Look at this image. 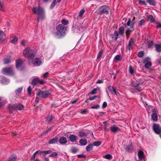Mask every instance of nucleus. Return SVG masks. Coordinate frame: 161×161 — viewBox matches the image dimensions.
I'll return each instance as SVG.
<instances>
[{
    "mask_svg": "<svg viewBox=\"0 0 161 161\" xmlns=\"http://www.w3.org/2000/svg\"><path fill=\"white\" fill-rule=\"evenodd\" d=\"M67 29L66 26L62 24L58 25L56 28L57 31L54 33V36L57 38H60L64 36Z\"/></svg>",
    "mask_w": 161,
    "mask_h": 161,
    "instance_id": "f257e3e1",
    "label": "nucleus"
},
{
    "mask_svg": "<svg viewBox=\"0 0 161 161\" xmlns=\"http://www.w3.org/2000/svg\"><path fill=\"white\" fill-rule=\"evenodd\" d=\"M33 13L37 14V20L39 22L40 20H43L45 18L44 12L43 9L39 5L38 7H33Z\"/></svg>",
    "mask_w": 161,
    "mask_h": 161,
    "instance_id": "f03ea898",
    "label": "nucleus"
},
{
    "mask_svg": "<svg viewBox=\"0 0 161 161\" xmlns=\"http://www.w3.org/2000/svg\"><path fill=\"white\" fill-rule=\"evenodd\" d=\"M36 54V52L35 51L31 49L29 47L27 48L23 51L24 56L29 58H33Z\"/></svg>",
    "mask_w": 161,
    "mask_h": 161,
    "instance_id": "7ed1b4c3",
    "label": "nucleus"
},
{
    "mask_svg": "<svg viewBox=\"0 0 161 161\" xmlns=\"http://www.w3.org/2000/svg\"><path fill=\"white\" fill-rule=\"evenodd\" d=\"M8 107L10 110H21L24 109V107L22 104L20 103L15 104L8 105Z\"/></svg>",
    "mask_w": 161,
    "mask_h": 161,
    "instance_id": "20e7f679",
    "label": "nucleus"
},
{
    "mask_svg": "<svg viewBox=\"0 0 161 161\" xmlns=\"http://www.w3.org/2000/svg\"><path fill=\"white\" fill-rule=\"evenodd\" d=\"M3 74L9 75H14V73L11 67H6L4 68L2 70Z\"/></svg>",
    "mask_w": 161,
    "mask_h": 161,
    "instance_id": "39448f33",
    "label": "nucleus"
},
{
    "mask_svg": "<svg viewBox=\"0 0 161 161\" xmlns=\"http://www.w3.org/2000/svg\"><path fill=\"white\" fill-rule=\"evenodd\" d=\"M50 94V93L47 90L45 91L40 90L38 92L37 94V95L40 96L42 98H45L47 97Z\"/></svg>",
    "mask_w": 161,
    "mask_h": 161,
    "instance_id": "423d86ee",
    "label": "nucleus"
},
{
    "mask_svg": "<svg viewBox=\"0 0 161 161\" xmlns=\"http://www.w3.org/2000/svg\"><path fill=\"white\" fill-rule=\"evenodd\" d=\"M109 8L108 7L106 6H101L99 8L98 13L100 15L103 14H107L109 13Z\"/></svg>",
    "mask_w": 161,
    "mask_h": 161,
    "instance_id": "0eeeda50",
    "label": "nucleus"
},
{
    "mask_svg": "<svg viewBox=\"0 0 161 161\" xmlns=\"http://www.w3.org/2000/svg\"><path fill=\"white\" fill-rule=\"evenodd\" d=\"M153 129L154 132L157 134H159L161 133V128L158 124L153 125Z\"/></svg>",
    "mask_w": 161,
    "mask_h": 161,
    "instance_id": "6e6552de",
    "label": "nucleus"
},
{
    "mask_svg": "<svg viewBox=\"0 0 161 161\" xmlns=\"http://www.w3.org/2000/svg\"><path fill=\"white\" fill-rule=\"evenodd\" d=\"M135 18L134 17L132 20H131L130 19H129L128 21L127 22L126 24L125 25V26L127 27L128 26H130V28L131 29H133V28L134 23L133 21L135 20Z\"/></svg>",
    "mask_w": 161,
    "mask_h": 161,
    "instance_id": "1a4fd4ad",
    "label": "nucleus"
},
{
    "mask_svg": "<svg viewBox=\"0 0 161 161\" xmlns=\"http://www.w3.org/2000/svg\"><path fill=\"white\" fill-rule=\"evenodd\" d=\"M33 64L36 66H39L42 63L41 60L39 58H36L32 60Z\"/></svg>",
    "mask_w": 161,
    "mask_h": 161,
    "instance_id": "9d476101",
    "label": "nucleus"
},
{
    "mask_svg": "<svg viewBox=\"0 0 161 161\" xmlns=\"http://www.w3.org/2000/svg\"><path fill=\"white\" fill-rule=\"evenodd\" d=\"M9 82V80L3 76H0V83L3 84H7Z\"/></svg>",
    "mask_w": 161,
    "mask_h": 161,
    "instance_id": "9b49d317",
    "label": "nucleus"
},
{
    "mask_svg": "<svg viewBox=\"0 0 161 161\" xmlns=\"http://www.w3.org/2000/svg\"><path fill=\"white\" fill-rule=\"evenodd\" d=\"M134 44V42L133 38H131L127 46V48L129 50L132 49Z\"/></svg>",
    "mask_w": 161,
    "mask_h": 161,
    "instance_id": "f8f14e48",
    "label": "nucleus"
},
{
    "mask_svg": "<svg viewBox=\"0 0 161 161\" xmlns=\"http://www.w3.org/2000/svg\"><path fill=\"white\" fill-rule=\"evenodd\" d=\"M108 90L112 94H114L116 96L117 95L116 90L114 87L112 86H108Z\"/></svg>",
    "mask_w": 161,
    "mask_h": 161,
    "instance_id": "ddd939ff",
    "label": "nucleus"
},
{
    "mask_svg": "<svg viewBox=\"0 0 161 161\" xmlns=\"http://www.w3.org/2000/svg\"><path fill=\"white\" fill-rule=\"evenodd\" d=\"M138 155L139 158L140 160L142 159L145 157V156L144 155L143 152L141 150H139L138 151Z\"/></svg>",
    "mask_w": 161,
    "mask_h": 161,
    "instance_id": "4468645a",
    "label": "nucleus"
},
{
    "mask_svg": "<svg viewBox=\"0 0 161 161\" xmlns=\"http://www.w3.org/2000/svg\"><path fill=\"white\" fill-rule=\"evenodd\" d=\"M59 142L60 144L63 145L66 143L67 142V141L66 137H62L60 138L59 140Z\"/></svg>",
    "mask_w": 161,
    "mask_h": 161,
    "instance_id": "2eb2a0df",
    "label": "nucleus"
},
{
    "mask_svg": "<svg viewBox=\"0 0 161 161\" xmlns=\"http://www.w3.org/2000/svg\"><path fill=\"white\" fill-rule=\"evenodd\" d=\"M154 47L157 52L160 53L161 52V44H155Z\"/></svg>",
    "mask_w": 161,
    "mask_h": 161,
    "instance_id": "dca6fc26",
    "label": "nucleus"
},
{
    "mask_svg": "<svg viewBox=\"0 0 161 161\" xmlns=\"http://www.w3.org/2000/svg\"><path fill=\"white\" fill-rule=\"evenodd\" d=\"M77 137L74 135H71L69 136V141L72 142H74L77 139Z\"/></svg>",
    "mask_w": 161,
    "mask_h": 161,
    "instance_id": "f3484780",
    "label": "nucleus"
},
{
    "mask_svg": "<svg viewBox=\"0 0 161 161\" xmlns=\"http://www.w3.org/2000/svg\"><path fill=\"white\" fill-rule=\"evenodd\" d=\"M22 64V61L19 59L16 61V66L17 68H19L21 67Z\"/></svg>",
    "mask_w": 161,
    "mask_h": 161,
    "instance_id": "a211bd4d",
    "label": "nucleus"
},
{
    "mask_svg": "<svg viewBox=\"0 0 161 161\" xmlns=\"http://www.w3.org/2000/svg\"><path fill=\"white\" fill-rule=\"evenodd\" d=\"M39 78L35 77L32 80L31 83L33 85H35L36 83H38Z\"/></svg>",
    "mask_w": 161,
    "mask_h": 161,
    "instance_id": "6ab92c4d",
    "label": "nucleus"
},
{
    "mask_svg": "<svg viewBox=\"0 0 161 161\" xmlns=\"http://www.w3.org/2000/svg\"><path fill=\"white\" fill-rule=\"evenodd\" d=\"M111 130L112 132H116L119 130V129L118 127L115 126H111L110 127Z\"/></svg>",
    "mask_w": 161,
    "mask_h": 161,
    "instance_id": "aec40b11",
    "label": "nucleus"
},
{
    "mask_svg": "<svg viewBox=\"0 0 161 161\" xmlns=\"http://www.w3.org/2000/svg\"><path fill=\"white\" fill-rule=\"evenodd\" d=\"M122 58V57L120 55H117L115 56L114 59V62H116L120 60Z\"/></svg>",
    "mask_w": 161,
    "mask_h": 161,
    "instance_id": "412c9836",
    "label": "nucleus"
},
{
    "mask_svg": "<svg viewBox=\"0 0 161 161\" xmlns=\"http://www.w3.org/2000/svg\"><path fill=\"white\" fill-rule=\"evenodd\" d=\"M79 143L81 145H86L87 143L86 140L85 139H82L80 140Z\"/></svg>",
    "mask_w": 161,
    "mask_h": 161,
    "instance_id": "4be33fe9",
    "label": "nucleus"
},
{
    "mask_svg": "<svg viewBox=\"0 0 161 161\" xmlns=\"http://www.w3.org/2000/svg\"><path fill=\"white\" fill-rule=\"evenodd\" d=\"M152 120L154 121H156L158 120L157 114L156 113H153L151 116Z\"/></svg>",
    "mask_w": 161,
    "mask_h": 161,
    "instance_id": "5701e85b",
    "label": "nucleus"
},
{
    "mask_svg": "<svg viewBox=\"0 0 161 161\" xmlns=\"http://www.w3.org/2000/svg\"><path fill=\"white\" fill-rule=\"evenodd\" d=\"M57 141L58 138L57 137H55L50 140L49 141V144H55L57 142Z\"/></svg>",
    "mask_w": 161,
    "mask_h": 161,
    "instance_id": "b1692460",
    "label": "nucleus"
},
{
    "mask_svg": "<svg viewBox=\"0 0 161 161\" xmlns=\"http://www.w3.org/2000/svg\"><path fill=\"white\" fill-rule=\"evenodd\" d=\"M17 158L16 156L15 155H11L8 158V161H15Z\"/></svg>",
    "mask_w": 161,
    "mask_h": 161,
    "instance_id": "393cba45",
    "label": "nucleus"
},
{
    "mask_svg": "<svg viewBox=\"0 0 161 161\" xmlns=\"http://www.w3.org/2000/svg\"><path fill=\"white\" fill-rule=\"evenodd\" d=\"M5 37V34L3 31L0 30V40L3 41Z\"/></svg>",
    "mask_w": 161,
    "mask_h": 161,
    "instance_id": "a878e982",
    "label": "nucleus"
},
{
    "mask_svg": "<svg viewBox=\"0 0 161 161\" xmlns=\"http://www.w3.org/2000/svg\"><path fill=\"white\" fill-rule=\"evenodd\" d=\"M53 117L52 115H49L46 118V120L48 123L51 122L53 119Z\"/></svg>",
    "mask_w": 161,
    "mask_h": 161,
    "instance_id": "bb28decb",
    "label": "nucleus"
},
{
    "mask_svg": "<svg viewBox=\"0 0 161 161\" xmlns=\"http://www.w3.org/2000/svg\"><path fill=\"white\" fill-rule=\"evenodd\" d=\"M147 21L152 22H155V19L152 15H149L148 16Z\"/></svg>",
    "mask_w": 161,
    "mask_h": 161,
    "instance_id": "cd10ccee",
    "label": "nucleus"
},
{
    "mask_svg": "<svg viewBox=\"0 0 161 161\" xmlns=\"http://www.w3.org/2000/svg\"><path fill=\"white\" fill-rule=\"evenodd\" d=\"M51 153V151L50 150L48 151H43L40 152V153L44 155H46L48 154H50Z\"/></svg>",
    "mask_w": 161,
    "mask_h": 161,
    "instance_id": "c85d7f7f",
    "label": "nucleus"
},
{
    "mask_svg": "<svg viewBox=\"0 0 161 161\" xmlns=\"http://www.w3.org/2000/svg\"><path fill=\"white\" fill-rule=\"evenodd\" d=\"M23 89V87H20L18 88L15 91V92L16 94L18 95L19 94Z\"/></svg>",
    "mask_w": 161,
    "mask_h": 161,
    "instance_id": "c756f323",
    "label": "nucleus"
},
{
    "mask_svg": "<svg viewBox=\"0 0 161 161\" xmlns=\"http://www.w3.org/2000/svg\"><path fill=\"white\" fill-rule=\"evenodd\" d=\"M12 39H11V42L12 43L15 44L16 43L17 41L18 38L16 36H13L11 38Z\"/></svg>",
    "mask_w": 161,
    "mask_h": 161,
    "instance_id": "7c9ffc66",
    "label": "nucleus"
},
{
    "mask_svg": "<svg viewBox=\"0 0 161 161\" xmlns=\"http://www.w3.org/2000/svg\"><path fill=\"white\" fill-rule=\"evenodd\" d=\"M130 28V29H127V30L125 31V33H126V36H129V35L130 34L131 32L132 31H133L134 30V29H133H133H131Z\"/></svg>",
    "mask_w": 161,
    "mask_h": 161,
    "instance_id": "2f4dec72",
    "label": "nucleus"
},
{
    "mask_svg": "<svg viewBox=\"0 0 161 161\" xmlns=\"http://www.w3.org/2000/svg\"><path fill=\"white\" fill-rule=\"evenodd\" d=\"M152 66V63L151 62L146 63L145 65V67L147 69L150 68Z\"/></svg>",
    "mask_w": 161,
    "mask_h": 161,
    "instance_id": "473e14b6",
    "label": "nucleus"
},
{
    "mask_svg": "<svg viewBox=\"0 0 161 161\" xmlns=\"http://www.w3.org/2000/svg\"><path fill=\"white\" fill-rule=\"evenodd\" d=\"M79 136L81 138L85 137L86 136V132L84 131H81L79 132Z\"/></svg>",
    "mask_w": 161,
    "mask_h": 161,
    "instance_id": "72a5a7b5",
    "label": "nucleus"
},
{
    "mask_svg": "<svg viewBox=\"0 0 161 161\" xmlns=\"http://www.w3.org/2000/svg\"><path fill=\"white\" fill-rule=\"evenodd\" d=\"M119 34L120 35H122L124 32V28L123 27H121L119 29Z\"/></svg>",
    "mask_w": 161,
    "mask_h": 161,
    "instance_id": "f704fd0d",
    "label": "nucleus"
},
{
    "mask_svg": "<svg viewBox=\"0 0 161 161\" xmlns=\"http://www.w3.org/2000/svg\"><path fill=\"white\" fill-rule=\"evenodd\" d=\"M93 148V145L90 144L86 147V150L87 151H89L92 149Z\"/></svg>",
    "mask_w": 161,
    "mask_h": 161,
    "instance_id": "c9c22d12",
    "label": "nucleus"
},
{
    "mask_svg": "<svg viewBox=\"0 0 161 161\" xmlns=\"http://www.w3.org/2000/svg\"><path fill=\"white\" fill-rule=\"evenodd\" d=\"M103 157L107 159H111L112 158V156L110 154H107L103 156Z\"/></svg>",
    "mask_w": 161,
    "mask_h": 161,
    "instance_id": "e433bc0d",
    "label": "nucleus"
},
{
    "mask_svg": "<svg viewBox=\"0 0 161 161\" xmlns=\"http://www.w3.org/2000/svg\"><path fill=\"white\" fill-rule=\"evenodd\" d=\"M133 86H135V90L136 91V92H139L142 90V88L140 87H138V85L135 86L134 85H133Z\"/></svg>",
    "mask_w": 161,
    "mask_h": 161,
    "instance_id": "4c0bfd02",
    "label": "nucleus"
},
{
    "mask_svg": "<svg viewBox=\"0 0 161 161\" xmlns=\"http://www.w3.org/2000/svg\"><path fill=\"white\" fill-rule=\"evenodd\" d=\"M146 2L151 5H155V2L154 0H147Z\"/></svg>",
    "mask_w": 161,
    "mask_h": 161,
    "instance_id": "58836bf2",
    "label": "nucleus"
},
{
    "mask_svg": "<svg viewBox=\"0 0 161 161\" xmlns=\"http://www.w3.org/2000/svg\"><path fill=\"white\" fill-rule=\"evenodd\" d=\"M101 141L95 142L93 143V145L94 146L98 147L101 145Z\"/></svg>",
    "mask_w": 161,
    "mask_h": 161,
    "instance_id": "ea45409f",
    "label": "nucleus"
},
{
    "mask_svg": "<svg viewBox=\"0 0 161 161\" xmlns=\"http://www.w3.org/2000/svg\"><path fill=\"white\" fill-rule=\"evenodd\" d=\"M132 149V147L131 145L127 146L125 148V150L127 151L130 152L131 151Z\"/></svg>",
    "mask_w": 161,
    "mask_h": 161,
    "instance_id": "a19ab883",
    "label": "nucleus"
},
{
    "mask_svg": "<svg viewBox=\"0 0 161 161\" xmlns=\"http://www.w3.org/2000/svg\"><path fill=\"white\" fill-rule=\"evenodd\" d=\"M145 22V20L142 19L140 21L138 22V25L140 26H141L144 25Z\"/></svg>",
    "mask_w": 161,
    "mask_h": 161,
    "instance_id": "79ce46f5",
    "label": "nucleus"
},
{
    "mask_svg": "<svg viewBox=\"0 0 161 161\" xmlns=\"http://www.w3.org/2000/svg\"><path fill=\"white\" fill-rule=\"evenodd\" d=\"M85 12V10L84 9H82L79 12V17H81L82 16Z\"/></svg>",
    "mask_w": 161,
    "mask_h": 161,
    "instance_id": "37998d69",
    "label": "nucleus"
},
{
    "mask_svg": "<svg viewBox=\"0 0 161 161\" xmlns=\"http://www.w3.org/2000/svg\"><path fill=\"white\" fill-rule=\"evenodd\" d=\"M10 58H5L4 59V63L5 64H8L10 62Z\"/></svg>",
    "mask_w": 161,
    "mask_h": 161,
    "instance_id": "c03bdc74",
    "label": "nucleus"
},
{
    "mask_svg": "<svg viewBox=\"0 0 161 161\" xmlns=\"http://www.w3.org/2000/svg\"><path fill=\"white\" fill-rule=\"evenodd\" d=\"M113 36L115 37V41H116L118 39V33L116 31H115L113 34Z\"/></svg>",
    "mask_w": 161,
    "mask_h": 161,
    "instance_id": "a18cd8bd",
    "label": "nucleus"
},
{
    "mask_svg": "<svg viewBox=\"0 0 161 161\" xmlns=\"http://www.w3.org/2000/svg\"><path fill=\"white\" fill-rule=\"evenodd\" d=\"M32 91V89L30 86H29L27 88V92L28 94L29 95H31V92Z\"/></svg>",
    "mask_w": 161,
    "mask_h": 161,
    "instance_id": "49530a36",
    "label": "nucleus"
},
{
    "mask_svg": "<svg viewBox=\"0 0 161 161\" xmlns=\"http://www.w3.org/2000/svg\"><path fill=\"white\" fill-rule=\"evenodd\" d=\"M56 0H53V1L52 3L50 5V8H52L55 7V5L56 4Z\"/></svg>",
    "mask_w": 161,
    "mask_h": 161,
    "instance_id": "de8ad7c7",
    "label": "nucleus"
},
{
    "mask_svg": "<svg viewBox=\"0 0 161 161\" xmlns=\"http://www.w3.org/2000/svg\"><path fill=\"white\" fill-rule=\"evenodd\" d=\"M39 150L37 151L36 152L32 155V156L31 158V159L32 160H34L35 158L36 155L38 153V152L39 151Z\"/></svg>",
    "mask_w": 161,
    "mask_h": 161,
    "instance_id": "09e8293b",
    "label": "nucleus"
},
{
    "mask_svg": "<svg viewBox=\"0 0 161 161\" xmlns=\"http://www.w3.org/2000/svg\"><path fill=\"white\" fill-rule=\"evenodd\" d=\"M150 58L149 57H147L146 58H145L144 59L143 61V63H145V62H150Z\"/></svg>",
    "mask_w": 161,
    "mask_h": 161,
    "instance_id": "8fccbe9b",
    "label": "nucleus"
},
{
    "mask_svg": "<svg viewBox=\"0 0 161 161\" xmlns=\"http://www.w3.org/2000/svg\"><path fill=\"white\" fill-rule=\"evenodd\" d=\"M144 55V53L143 51H140L138 53V56L140 58H142Z\"/></svg>",
    "mask_w": 161,
    "mask_h": 161,
    "instance_id": "3c124183",
    "label": "nucleus"
},
{
    "mask_svg": "<svg viewBox=\"0 0 161 161\" xmlns=\"http://www.w3.org/2000/svg\"><path fill=\"white\" fill-rule=\"evenodd\" d=\"M61 22L64 25H66L68 24V21L64 19H63L62 20Z\"/></svg>",
    "mask_w": 161,
    "mask_h": 161,
    "instance_id": "603ef678",
    "label": "nucleus"
},
{
    "mask_svg": "<svg viewBox=\"0 0 161 161\" xmlns=\"http://www.w3.org/2000/svg\"><path fill=\"white\" fill-rule=\"evenodd\" d=\"M2 0H0V9L1 10L3 11H4L5 10V9L4 8V7L3 6L2 4Z\"/></svg>",
    "mask_w": 161,
    "mask_h": 161,
    "instance_id": "864d4df0",
    "label": "nucleus"
},
{
    "mask_svg": "<svg viewBox=\"0 0 161 161\" xmlns=\"http://www.w3.org/2000/svg\"><path fill=\"white\" fill-rule=\"evenodd\" d=\"M129 72L131 75H133L134 74V70L131 66H130L129 68Z\"/></svg>",
    "mask_w": 161,
    "mask_h": 161,
    "instance_id": "5fc2aeb1",
    "label": "nucleus"
},
{
    "mask_svg": "<svg viewBox=\"0 0 161 161\" xmlns=\"http://www.w3.org/2000/svg\"><path fill=\"white\" fill-rule=\"evenodd\" d=\"M138 3L139 4H142V5H146V3L145 1H142L141 0H140L138 1Z\"/></svg>",
    "mask_w": 161,
    "mask_h": 161,
    "instance_id": "6e6d98bb",
    "label": "nucleus"
},
{
    "mask_svg": "<svg viewBox=\"0 0 161 161\" xmlns=\"http://www.w3.org/2000/svg\"><path fill=\"white\" fill-rule=\"evenodd\" d=\"M98 88H95L91 92V94L92 95H94L96 94V91L97 90Z\"/></svg>",
    "mask_w": 161,
    "mask_h": 161,
    "instance_id": "4d7b16f0",
    "label": "nucleus"
},
{
    "mask_svg": "<svg viewBox=\"0 0 161 161\" xmlns=\"http://www.w3.org/2000/svg\"><path fill=\"white\" fill-rule=\"evenodd\" d=\"M99 107L100 105L99 104H97L96 105L91 106V108L92 109H97L99 108Z\"/></svg>",
    "mask_w": 161,
    "mask_h": 161,
    "instance_id": "13d9d810",
    "label": "nucleus"
},
{
    "mask_svg": "<svg viewBox=\"0 0 161 161\" xmlns=\"http://www.w3.org/2000/svg\"><path fill=\"white\" fill-rule=\"evenodd\" d=\"M153 42L152 41L148 43V47L149 48H151L153 47Z\"/></svg>",
    "mask_w": 161,
    "mask_h": 161,
    "instance_id": "bf43d9fd",
    "label": "nucleus"
},
{
    "mask_svg": "<svg viewBox=\"0 0 161 161\" xmlns=\"http://www.w3.org/2000/svg\"><path fill=\"white\" fill-rule=\"evenodd\" d=\"M37 97L36 98V100H35V103L36 104H38L39 103V97H40V96H38L37 95Z\"/></svg>",
    "mask_w": 161,
    "mask_h": 161,
    "instance_id": "052dcab7",
    "label": "nucleus"
},
{
    "mask_svg": "<svg viewBox=\"0 0 161 161\" xmlns=\"http://www.w3.org/2000/svg\"><path fill=\"white\" fill-rule=\"evenodd\" d=\"M78 151V150L75 148H72L71 150L72 152L73 153H75L77 152Z\"/></svg>",
    "mask_w": 161,
    "mask_h": 161,
    "instance_id": "680f3d73",
    "label": "nucleus"
},
{
    "mask_svg": "<svg viewBox=\"0 0 161 161\" xmlns=\"http://www.w3.org/2000/svg\"><path fill=\"white\" fill-rule=\"evenodd\" d=\"M88 112L86 109H84L81 111V113L82 114H87L88 113Z\"/></svg>",
    "mask_w": 161,
    "mask_h": 161,
    "instance_id": "e2e57ef3",
    "label": "nucleus"
},
{
    "mask_svg": "<svg viewBox=\"0 0 161 161\" xmlns=\"http://www.w3.org/2000/svg\"><path fill=\"white\" fill-rule=\"evenodd\" d=\"M21 45L22 46H25L26 44V41H25L24 40H23L21 41Z\"/></svg>",
    "mask_w": 161,
    "mask_h": 161,
    "instance_id": "0e129e2a",
    "label": "nucleus"
},
{
    "mask_svg": "<svg viewBox=\"0 0 161 161\" xmlns=\"http://www.w3.org/2000/svg\"><path fill=\"white\" fill-rule=\"evenodd\" d=\"M53 157L54 158H56L58 157V153L57 152H53L52 153Z\"/></svg>",
    "mask_w": 161,
    "mask_h": 161,
    "instance_id": "69168bd1",
    "label": "nucleus"
},
{
    "mask_svg": "<svg viewBox=\"0 0 161 161\" xmlns=\"http://www.w3.org/2000/svg\"><path fill=\"white\" fill-rule=\"evenodd\" d=\"M102 55V51H100L98 53L97 56V58H100Z\"/></svg>",
    "mask_w": 161,
    "mask_h": 161,
    "instance_id": "338daca9",
    "label": "nucleus"
},
{
    "mask_svg": "<svg viewBox=\"0 0 161 161\" xmlns=\"http://www.w3.org/2000/svg\"><path fill=\"white\" fill-rule=\"evenodd\" d=\"M49 73L48 72L45 73L43 75V77L44 78H46L47 77V75H48Z\"/></svg>",
    "mask_w": 161,
    "mask_h": 161,
    "instance_id": "774afa93",
    "label": "nucleus"
}]
</instances>
